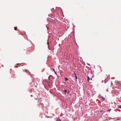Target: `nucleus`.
<instances>
[{"mask_svg":"<svg viewBox=\"0 0 121 121\" xmlns=\"http://www.w3.org/2000/svg\"><path fill=\"white\" fill-rule=\"evenodd\" d=\"M34 84V85L35 87H36L37 86L38 83V81L37 79H35L32 82Z\"/></svg>","mask_w":121,"mask_h":121,"instance_id":"nucleus-1","label":"nucleus"},{"mask_svg":"<svg viewBox=\"0 0 121 121\" xmlns=\"http://www.w3.org/2000/svg\"><path fill=\"white\" fill-rule=\"evenodd\" d=\"M88 80L89 82H90L91 83V82L92 81V78H89V77H88Z\"/></svg>","mask_w":121,"mask_h":121,"instance_id":"nucleus-2","label":"nucleus"},{"mask_svg":"<svg viewBox=\"0 0 121 121\" xmlns=\"http://www.w3.org/2000/svg\"><path fill=\"white\" fill-rule=\"evenodd\" d=\"M51 19H52V22H54L55 20L54 18L53 17L51 19Z\"/></svg>","mask_w":121,"mask_h":121,"instance_id":"nucleus-3","label":"nucleus"},{"mask_svg":"<svg viewBox=\"0 0 121 121\" xmlns=\"http://www.w3.org/2000/svg\"><path fill=\"white\" fill-rule=\"evenodd\" d=\"M74 73V74L75 75V78H76V79H77V76H76V74L75 73Z\"/></svg>","mask_w":121,"mask_h":121,"instance_id":"nucleus-4","label":"nucleus"},{"mask_svg":"<svg viewBox=\"0 0 121 121\" xmlns=\"http://www.w3.org/2000/svg\"><path fill=\"white\" fill-rule=\"evenodd\" d=\"M65 78V80L66 81H67L68 80V79L67 78Z\"/></svg>","mask_w":121,"mask_h":121,"instance_id":"nucleus-5","label":"nucleus"},{"mask_svg":"<svg viewBox=\"0 0 121 121\" xmlns=\"http://www.w3.org/2000/svg\"><path fill=\"white\" fill-rule=\"evenodd\" d=\"M118 107L120 108H121V105H119Z\"/></svg>","mask_w":121,"mask_h":121,"instance_id":"nucleus-6","label":"nucleus"},{"mask_svg":"<svg viewBox=\"0 0 121 121\" xmlns=\"http://www.w3.org/2000/svg\"><path fill=\"white\" fill-rule=\"evenodd\" d=\"M56 121H61V120L60 119H58Z\"/></svg>","mask_w":121,"mask_h":121,"instance_id":"nucleus-7","label":"nucleus"},{"mask_svg":"<svg viewBox=\"0 0 121 121\" xmlns=\"http://www.w3.org/2000/svg\"><path fill=\"white\" fill-rule=\"evenodd\" d=\"M102 98L103 99V100H104L105 99V98H104V97H102Z\"/></svg>","mask_w":121,"mask_h":121,"instance_id":"nucleus-8","label":"nucleus"},{"mask_svg":"<svg viewBox=\"0 0 121 121\" xmlns=\"http://www.w3.org/2000/svg\"><path fill=\"white\" fill-rule=\"evenodd\" d=\"M17 29V27H15V28H14V29L16 30H17L16 29Z\"/></svg>","mask_w":121,"mask_h":121,"instance_id":"nucleus-9","label":"nucleus"},{"mask_svg":"<svg viewBox=\"0 0 121 121\" xmlns=\"http://www.w3.org/2000/svg\"><path fill=\"white\" fill-rule=\"evenodd\" d=\"M53 70L54 71V73H55V74H56V72H55V70L54 69V70Z\"/></svg>","mask_w":121,"mask_h":121,"instance_id":"nucleus-10","label":"nucleus"},{"mask_svg":"<svg viewBox=\"0 0 121 121\" xmlns=\"http://www.w3.org/2000/svg\"><path fill=\"white\" fill-rule=\"evenodd\" d=\"M15 67H17L18 66L17 65Z\"/></svg>","mask_w":121,"mask_h":121,"instance_id":"nucleus-11","label":"nucleus"},{"mask_svg":"<svg viewBox=\"0 0 121 121\" xmlns=\"http://www.w3.org/2000/svg\"><path fill=\"white\" fill-rule=\"evenodd\" d=\"M111 110V109H110V110H108V111H110Z\"/></svg>","mask_w":121,"mask_h":121,"instance_id":"nucleus-12","label":"nucleus"},{"mask_svg":"<svg viewBox=\"0 0 121 121\" xmlns=\"http://www.w3.org/2000/svg\"><path fill=\"white\" fill-rule=\"evenodd\" d=\"M65 92H66V90H65Z\"/></svg>","mask_w":121,"mask_h":121,"instance_id":"nucleus-13","label":"nucleus"},{"mask_svg":"<svg viewBox=\"0 0 121 121\" xmlns=\"http://www.w3.org/2000/svg\"><path fill=\"white\" fill-rule=\"evenodd\" d=\"M69 92V91H68V93Z\"/></svg>","mask_w":121,"mask_h":121,"instance_id":"nucleus-14","label":"nucleus"}]
</instances>
